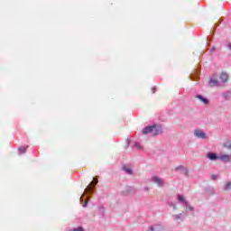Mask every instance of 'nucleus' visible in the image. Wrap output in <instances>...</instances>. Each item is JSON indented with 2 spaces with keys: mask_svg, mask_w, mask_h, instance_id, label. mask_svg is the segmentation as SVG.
Returning a JSON list of instances; mask_svg holds the SVG:
<instances>
[{
  "mask_svg": "<svg viewBox=\"0 0 231 231\" xmlns=\"http://www.w3.org/2000/svg\"><path fill=\"white\" fill-rule=\"evenodd\" d=\"M200 74H201V72L199 70L196 69L195 72L189 76L190 80H193V81L199 80Z\"/></svg>",
  "mask_w": 231,
  "mask_h": 231,
  "instance_id": "f8f14e48",
  "label": "nucleus"
},
{
  "mask_svg": "<svg viewBox=\"0 0 231 231\" xmlns=\"http://www.w3.org/2000/svg\"><path fill=\"white\" fill-rule=\"evenodd\" d=\"M194 136H196V138H200L201 140H207L208 138L207 133L201 129L194 130Z\"/></svg>",
  "mask_w": 231,
  "mask_h": 231,
  "instance_id": "20e7f679",
  "label": "nucleus"
},
{
  "mask_svg": "<svg viewBox=\"0 0 231 231\" xmlns=\"http://www.w3.org/2000/svg\"><path fill=\"white\" fill-rule=\"evenodd\" d=\"M219 80H221L223 84H226L228 82V74L226 72H222L219 76Z\"/></svg>",
  "mask_w": 231,
  "mask_h": 231,
  "instance_id": "4468645a",
  "label": "nucleus"
},
{
  "mask_svg": "<svg viewBox=\"0 0 231 231\" xmlns=\"http://www.w3.org/2000/svg\"><path fill=\"white\" fill-rule=\"evenodd\" d=\"M169 207L173 208L176 204H174L172 201H168Z\"/></svg>",
  "mask_w": 231,
  "mask_h": 231,
  "instance_id": "cd10ccee",
  "label": "nucleus"
},
{
  "mask_svg": "<svg viewBox=\"0 0 231 231\" xmlns=\"http://www.w3.org/2000/svg\"><path fill=\"white\" fill-rule=\"evenodd\" d=\"M218 160H220V162H223L224 163H228V162L231 161V155L230 154H220L218 157Z\"/></svg>",
  "mask_w": 231,
  "mask_h": 231,
  "instance_id": "1a4fd4ad",
  "label": "nucleus"
},
{
  "mask_svg": "<svg viewBox=\"0 0 231 231\" xmlns=\"http://www.w3.org/2000/svg\"><path fill=\"white\" fill-rule=\"evenodd\" d=\"M94 181H91L87 187L86 190H88V194L83 193L79 199V203L82 205L83 208H86L89 203V199L93 198V194H97V188L93 186L98 184V176L93 178Z\"/></svg>",
  "mask_w": 231,
  "mask_h": 231,
  "instance_id": "f257e3e1",
  "label": "nucleus"
},
{
  "mask_svg": "<svg viewBox=\"0 0 231 231\" xmlns=\"http://www.w3.org/2000/svg\"><path fill=\"white\" fill-rule=\"evenodd\" d=\"M26 151H28V146H20L18 148L19 154H24L26 153Z\"/></svg>",
  "mask_w": 231,
  "mask_h": 231,
  "instance_id": "a211bd4d",
  "label": "nucleus"
},
{
  "mask_svg": "<svg viewBox=\"0 0 231 231\" xmlns=\"http://www.w3.org/2000/svg\"><path fill=\"white\" fill-rule=\"evenodd\" d=\"M143 190H145V192H147V191L149 190V187H145V188L143 189Z\"/></svg>",
  "mask_w": 231,
  "mask_h": 231,
  "instance_id": "7c9ffc66",
  "label": "nucleus"
},
{
  "mask_svg": "<svg viewBox=\"0 0 231 231\" xmlns=\"http://www.w3.org/2000/svg\"><path fill=\"white\" fill-rule=\"evenodd\" d=\"M147 231H163V226L153 225V226H151Z\"/></svg>",
  "mask_w": 231,
  "mask_h": 231,
  "instance_id": "2eb2a0df",
  "label": "nucleus"
},
{
  "mask_svg": "<svg viewBox=\"0 0 231 231\" xmlns=\"http://www.w3.org/2000/svg\"><path fill=\"white\" fill-rule=\"evenodd\" d=\"M134 147L135 149H138L139 151H142V149H143L142 144H140V143H134Z\"/></svg>",
  "mask_w": 231,
  "mask_h": 231,
  "instance_id": "b1692460",
  "label": "nucleus"
},
{
  "mask_svg": "<svg viewBox=\"0 0 231 231\" xmlns=\"http://www.w3.org/2000/svg\"><path fill=\"white\" fill-rule=\"evenodd\" d=\"M176 172H178V171H180L181 174H184V176H186V178H189V170L188 168H185V166L183 165H179L175 168Z\"/></svg>",
  "mask_w": 231,
  "mask_h": 231,
  "instance_id": "0eeeda50",
  "label": "nucleus"
},
{
  "mask_svg": "<svg viewBox=\"0 0 231 231\" xmlns=\"http://www.w3.org/2000/svg\"><path fill=\"white\" fill-rule=\"evenodd\" d=\"M221 19L223 18H220L219 21L217 23H215L214 30L211 34L212 39H214V35L216 34V28H217L219 24H221Z\"/></svg>",
  "mask_w": 231,
  "mask_h": 231,
  "instance_id": "6ab92c4d",
  "label": "nucleus"
},
{
  "mask_svg": "<svg viewBox=\"0 0 231 231\" xmlns=\"http://www.w3.org/2000/svg\"><path fill=\"white\" fill-rule=\"evenodd\" d=\"M224 147H227V149H231V143H225Z\"/></svg>",
  "mask_w": 231,
  "mask_h": 231,
  "instance_id": "bb28decb",
  "label": "nucleus"
},
{
  "mask_svg": "<svg viewBox=\"0 0 231 231\" xmlns=\"http://www.w3.org/2000/svg\"><path fill=\"white\" fill-rule=\"evenodd\" d=\"M227 46H228L229 50L231 51V43H229Z\"/></svg>",
  "mask_w": 231,
  "mask_h": 231,
  "instance_id": "2f4dec72",
  "label": "nucleus"
},
{
  "mask_svg": "<svg viewBox=\"0 0 231 231\" xmlns=\"http://www.w3.org/2000/svg\"><path fill=\"white\" fill-rule=\"evenodd\" d=\"M206 158H208V160L210 162H217V160H219V155H217L216 152H208L206 153Z\"/></svg>",
  "mask_w": 231,
  "mask_h": 231,
  "instance_id": "39448f33",
  "label": "nucleus"
},
{
  "mask_svg": "<svg viewBox=\"0 0 231 231\" xmlns=\"http://www.w3.org/2000/svg\"><path fill=\"white\" fill-rule=\"evenodd\" d=\"M222 97L225 100H230V97H231V92L230 91H226V92H224L222 94Z\"/></svg>",
  "mask_w": 231,
  "mask_h": 231,
  "instance_id": "aec40b11",
  "label": "nucleus"
},
{
  "mask_svg": "<svg viewBox=\"0 0 231 231\" xmlns=\"http://www.w3.org/2000/svg\"><path fill=\"white\" fill-rule=\"evenodd\" d=\"M211 180H212L213 181H216V180H217V174L211 175Z\"/></svg>",
  "mask_w": 231,
  "mask_h": 231,
  "instance_id": "a878e982",
  "label": "nucleus"
},
{
  "mask_svg": "<svg viewBox=\"0 0 231 231\" xmlns=\"http://www.w3.org/2000/svg\"><path fill=\"white\" fill-rule=\"evenodd\" d=\"M172 208H173V210H176V208H178L176 207V204H175V206H174Z\"/></svg>",
  "mask_w": 231,
  "mask_h": 231,
  "instance_id": "473e14b6",
  "label": "nucleus"
},
{
  "mask_svg": "<svg viewBox=\"0 0 231 231\" xmlns=\"http://www.w3.org/2000/svg\"><path fill=\"white\" fill-rule=\"evenodd\" d=\"M204 190L208 196H214V194H216V189L212 186H206Z\"/></svg>",
  "mask_w": 231,
  "mask_h": 231,
  "instance_id": "9d476101",
  "label": "nucleus"
},
{
  "mask_svg": "<svg viewBox=\"0 0 231 231\" xmlns=\"http://www.w3.org/2000/svg\"><path fill=\"white\" fill-rule=\"evenodd\" d=\"M138 192V189L134 188V186H126L125 190L120 191L121 196H134Z\"/></svg>",
  "mask_w": 231,
  "mask_h": 231,
  "instance_id": "7ed1b4c3",
  "label": "nucleus"
},
{
  "mask_svg": "<svg viewBox=\"0 0 231 231\" xmlns=\"http://www.w3.org/2000/svg\"><path fill=\"white\" fill-rule=\"evenodd\" d=\"M129 145H131V139L130 138H127L126 139V145H125V148L127 149L129 147Z\"/></svg>",
  "mask_w": 231,
  "mask_h": 231,
  "instance_id": "393cba45",
  "label": "nucleus"
},
{
  "mask_svg": "<svg viewBox=\"0 0 231 231\" xmlns=\"http://www.w3.org/2000/svg\"><path fill=\"white\" fill-rule=\"evenodd\" d=\"M183 214H185V212L177 214V215H172L173 220L174 221H185V217H183Z\"/></svg>",
  "mask_w": 231,
  "mask_h": 231,
  "instance_id": "f3484780",
  "label": "nucleus"
},
{
  "mask_svg": "<svg viewBox=\"0 0 231 231\" xmlns=\"http://www.w3.org/2000/svg\"><path fill=\"white\" fill-rule=\"evenodd\" d=\"M184 207H186V210H189L190 212H194V207L189 205V202H187V204H185Z\"/></svg>",
  "mask_w": 231,
  "mask_h": 231,
  "instance_id": "5701e85b",
  "label": "nucleus"
},
{
  "mask_svg": "<svg viewBox=\"0 0 231 231\" xmlns=\"http://www.w3.org/2000/svg\"><path fill=\"white\" fill-rule=\"evenodd\" d=\"M224 190H231V181H227L224 186Z\"/></svg>",
  "mask_w": 231,
  "mask_h": 231,
  "instance_id": "4be33fe9",
  "label": "nucleus"
},
{
  "mask_svg": "<svg viewBox=\"0 0 231 231\" xmlns=\"http://www.w3.org/2000/svg\"><path fill=\"white\" fill-rule=\"evenodd\" d=\"M195 98H198V100H199V102H201L205 106H208V104H210V99H208V97H207L201 94H197L195 96Z\"/></svg>",
  "mask_w": 231,
  "mask_h": 231,
  "instance_id": "423d86ee",
  "label": "nucleus"
},
{
  "mask_svg": "<svg viewBox=\"0 0 231 231\" xmlns=\"http://www.w3.org/2000/svg\"><path fill=\"white\" fill-rule=\"evenodd\" d=\"M122 171H124L125 174H129V176H133L134 174V171H133V169L127 166L126 164L123 165Z\"/></svg>",
  "mask_w": 231,
  "mask_h": 231,
  "instance_id": "9b49d317",
  "label": "nucleus"
},
{
  "mask_svg": "<svg viewBox=\"0 0 231 231\" xmlns=\"http://www.w3.org/2000/svg\"><path fill=\"white\" fill-rule=\"evenodd\" d=\"M177 199L179 203H181L182 205H187V203H189V201L185 199V196L182 194H177Z\"/></svg>",
  "mask_w": 231,
  "mask_h": 231,
  "instance_id": "dca6fc26",
  "label": "nucleus"
},
{
  "mask_svg": "<svg viewBox=\"0 0 231 231\" xmlns=\"http://www.w3.org/2000/svg\"><path fill=\"white\" fill-rule=\"evenodd\" d=\"M152 92L156 93V87L152 88Z\"/></svg>",
  "mask_w": 231,
  "mask_h": 231,
  "instance_id": "c756f323",
  "label": "nucleus"
},
{
  "mask_svg": "<svg viewBox=\"0 0 231 231\" xmlns=\"http://www.w3.org/2000/svg\"><path fill=\"white\" fill-rule=\"evenodd\" d=\"M152 181L153 183H157L158 187H163L164 183H163V180L158 176H152Z\"/></svg>",
  "mask_w": 231,
  "mask_h": 231,
  "instance_id": "6e6552de",
  "label": "nucleus"
},
{
  "mask_svg": "<svg viewBox=\"0 0 231 231\" xmlns=\"http://www.w3.org/2000/svg\"><path fill=\"white\" fill-rule=\"evenodd\" d=\"M163 133V127H162V125H158L156 123L146 125L142 130L143 134H152V136H160Z\"/></svg>",
  "mask_w": 231,
  "mask_h": 231,
  "instance_id": "f03ea898",
  "label": "nucleus"
},
{
  "mask_svg": "<svg viewBox=\"0 0 231 231\" xmlns=\"http://www.w3.org/2000/svg\"><path fill=\"white\" fill-rule=\"evenodd\" d=\"M99 216H101V217H104V216H106V208H104L103 206L99 207Z\"/></svg>",
  "mask_w": 231,
  "mask_h": 231,
  "instance_id": "412c9836",
  "label": "nucleus"
},
{
  "mask_svg": "<svg viewBox=\"0 0 231 231\" xmlns=\"http://www.w3.org/2000/svg\"><path fill=\"white\" fill-rule=\"evenodd\" d=\"M216 51V46H213L211 50L209 51V53L212 54Z\"/></svg>",
  "mask_w": 231,
  "mask_h": 231,
  "instance_id": "c85d7f7f",
  "label": "nucleus"
},
{
  "mask_svg": "<svg viewBox=\"0 0 231 231\" xmlns=\"http://www.w3.org/2000/svg\"><path fill=\"white\" fill-rule=\"evenodd\" d=\"M208 85L211 88H214V87L218 88V86H220V83H219V80H217V79L210 78V79L208 81Z\"/></svg>",
  "mask_w": 231,
  "mask_h": 231,
  "instance_id": "ddd939ff",
  "label": "nucleus"
}]
</instances>
